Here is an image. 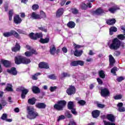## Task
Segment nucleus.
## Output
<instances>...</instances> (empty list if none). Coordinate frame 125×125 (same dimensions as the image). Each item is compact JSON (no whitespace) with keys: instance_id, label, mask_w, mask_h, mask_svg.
<instances>
[{"instance_id":"8fccbe9b","label":"nucleus","mask_w":125,"mask_h":125,"mask_svg":"<svg viewBox=\"0 0 125 125\" xmlns=\"http://www.w3.org/2000/svg\"><path fill=\"white\" fill-rule=\"evenodd\" d=\"M62 75L63 76V78H67V77L70 78V77H71V75L70 74L66 72H63L62 74Z\"/></svg>"},{"instance_id":"ea45409f","label":"nucleus","mask_w":125,"mask_h":125,"mask_svg":"<svg viewBox=\"0 0 125 125\" xmlns=\"http://www.w3.org/2000/svg\"><path fill=\"white\" fill-rule=\"evenodd\" d=\"M73 46H74L75 50H78V49H79V48L83 47V46L81 45H78L75 43H73Z\"/></svg>"},{"instance_id":"13d9d810","label":"nucleus","mask_w":125,"mask_h":125,"mask_svg":"<svg viewBox=\"0 0 125 125\" xmlns=\"http://www.w3.org/2000/svg\"><path fill=\"white\" fill-rule=\"evenodd\" d=\"M118 111L119 112H125V108L123 106L121 107H119L118 108Z\"/></svg>"},{"instance_id":"c03bdc74","label":"nucleus","mask_w":125,"mask_h":125,"mask_svg":"<svg viewBox=\"0 0 125 125\" xmlns=\"http://www.w3.org/2000/svg\"><path fill=\"white\" fill-rule=\"evenodd\" d=\"M65 119H66L65 116L62 115L59 116L57 119V122H60V121H62V120H65Z\"/></svg>"},{"instance_id":"dca6fc26","label":"nucleus","mask_w":125,"mask_h":125,"mask_svg":"<svg viewBox=\"0 0 125 125\" xmlns=\"http://www.w3.org/2000/svg\"><path fill=\"white\" fill-rule=\"evenodd\" d=\"M21 22H22V19L20 18L19 15H16L14 16V22L16 24V25L21 23Z\"/></svg>"},{"instance_id":"9d476101","label":"nucleus","mask_w":125,"mask_h":125,"mask_svg":"<svg viewBox=\"0 0 125 125\" xmlns=\"http://www.w3.org/2000/svg\"><path fill=\"white\" fill-rule=\"evenodd\" d=\"M66 93L68 95H73L76 93V87L73 85H70L69 87L66 90Z\"/></svg>"},{"instance_id":"aec40b11","label":"nucleus","mask_w":125,"mask_h":125,"mask_svg":"<svg viewBox=\"0 0 125 125\" xmlns=\"http://www.w3.org/2000/svg\"><path fill=\"white\" fill-rule=\"evenodd\" d=\"M106 119L107 120H108L109 122H111L110 123H114L115 122V121H116L115 116H114V115H113L112 114H107L106 115Z\"/></svg>"},{"instance_id":"0eeeda50","label":"nucleus","mask_w":125,"mask_h":125,"mask_svg":"<svg viewBox=\"0 0 125 125\" xmlns=\"http://www.w3.org/2000/svg\"><path fill=\"white\" fill-rule=\"evenodd\" d=\"M19 89L21 92V99H25L26 98V95H27V94H28V93L29 92V90L22 86L20 87L19 88Z\"/></svg>"},{"instance_id":"f03ea898","label":"nucleus","mask_w":125,"mask_h":125,"mask_svg":"<svg viewBox=\"0 0 125 125\" xmlns=\"http://www.w3.org/2000/svg\"><path fill=\"white\" fill-rule=\"evenodd\" d=\"M28 37L30 38V39H31V40H33V41H37L38 39H40V42L41 43H48V42H49V38H42L43 35L42 32L36 33L31 32L28 35Z\"/></svg>"},{"instance_id":"f8f14e48","label":"nucleus","mask_w":125,"mask_h":125,"mask_svg":"<svg viewBox=\"0 0 125 125\" xmlns=\"http://www.w3.org/2000/svg\"><path fill=\"white\" fill-rule=\"evenodd\" d=\"M33 54L37 55L38 52H37L36 50L31 49V51H27L24 53V55L26 57H31V56H33Z\"/></svg>"},{"instance_id":"3c124183","label":"nucleus","mask_w":125,"mask_h":125,"mask_svg":"<svg viewBox=\"0 0 125 125\" xmlns=\"http://www.w3.org/2000/svg\"><path fill=\"white\" fill-rule=\"evenodd\" d=\"M104 125H116V124L112 122H106L104 121Z\"/></svg>"},{"instance_id":"a211bd4d","label":"nucleus","mask_w":125,"mask_h":125,"mask_svg":"<svg viewBox=\"0 0 125 125\" xmlns=\"http://www.w3.org/2000/svg\"><path fill=\"white\" fill-rule=\"evenodd\" d=\"M7 72L10 74V75H13V76H16L18 73L17 70H16V68L14 67H12L10 69H7Z\"/></svg>"},{"instance_id":"de8ad7c7","label":"nucleus","mask_w":125,"mask_h":125,"mask_svg":"<svg viewBox=\"0 0 125 125\" xmlns=\"http://www.w3.org/2000/svg\"><path fill=\"white\" fill-rule=\"evenodd\" d=\"M71 12L73 14H78L79 13V10L76 8L71 9Z\"/></svg>"},{"instance_id":"4c0bfd02","label":"nucleus","mask_w":125,"mask_h":125,"mask_svg":"<svg viewBox=\"0 0 125 125\" xmlns=\"http://www.w3.org/2000/svg\"><path fill=\"white\" fill-rule=\"evenodd\" d=\"M118 71V68L116 66L114 67L111 69V73L113 74L114 76H117V72Z\"/></svg>"},{"instance_id":"6e6d98bb","label":"nucleus","mask_w":125,"mask_h":125,"mask_svg":"<svg viewBox=\"0 0 125 125\" xmlns=\"http://www.w3.org/2000/svg\"><path fill=\"white\" fill-rule=\"evenodd\" d=\"M56 89H57V86H51L50 87V90L51 92H53V91H55Z\"/></svg>"},{"instance_id":"a878e982","label":"nucleus","mask_w":125,"mask_h":125,"mask_svg":"<svg viewBox=\"0 0 125 125\" xmlns=\"http://www.w3.org/2000/svg\"><path fill=\"white\" fill-rule=\"evenodd\" d=\"M109 61L110 66H114V64L116 62V60H115L112 55H109Z\"/></svg>"},{"instance_id":"49530a36","label":"nucleus","mask_w":125,"mask_h":125,"mask_svg":"<svg viewBox=\"0 0 125 125\" xmlns=\"http://www.w3.org/2000/svg\"><path fill=\"white\" fill-rule=\"evenodd\" d=\"M1 119L3 121H6V119H7V114L6 113H3L1 117Z\"/></svg>"},{"instance_id":"f3484780","label":"nucleus","mask_w":125,"mask_h":125,"mask_svg":"<svg viewBox=\"0 0 125 125\" xmlns=\"http://www.w3.org/2000/svg\"><path fill=\"white\" fill-rule=\"evenodd\" d=\"M20 49H21V46H20V44L17 42L14 47H13L11 48L12 51L13 52H17L18 51H20Z\"/></svg>"},{"instance_id":"5701e85b","label":"nucleus","mask_w":125,"mask_h":125,"mask_svg":"<svg viewBox=\"0 0 125 125\" xmlns=\"http://www.w3.org/2000/svg\"><path fill=\"white\" fill-rule=\"evenodd\" d=\"M32 90L35 94L41 93V89H40V88L37 86H33L32 87Z\"/></svg>"},{"instance_id":"603ef678","label":"nucleus","mask_w":125,"mask_h":125,"mask_svg":"<svg viewBox=\"0 0 125 125\" xmlns=\"http://www.w3.org/2000/svg\"><path fill=\"white\" fill-rule=\"evenodd\" d=\"M97 106L98 108H101L102 109H103V108L105 107V104H97Z\"/></svg>"},{"instance_id":"f257e3e1","label":"nucleus","mask_w":125,"mask_h":125,"mask_svg":"<svg viewBox=\"0 0 125 125\" xmlns=\"http://www.w3.org/2000/svg\"><path fill=\"white\" fill-rule=\"evenodd\" d=\"M125 36L124 34H119L117 35V38L113 39L112 41V43L109 46L110 49L117 50L121 47L122 42L121 41H125ZM120 40L121 41H120Z\"/></svg>"},{"instance_id":"6e6552de","label":"nucleus","mask_w":125,"mask_h":125,"mask_svg":"<svg viewBox=\"0 0 125 125\" xmlns=\"http://www.w3.org/2000/svg\"><path fill=\"white\" fill-rule=\"evenodd\" d=\"M100 94L102 97H108V96H110V91L107 88H102Z\"/></svg>"},{"instance_id":"72a5a7b5","label":"nucleus","mask_w":125,"mask_h":125,"mask_svg":"<svg viewBox=\"0 0 125 125\" xmlns=\"http://www.w3.org/2000/svg\"><path fill=\"white\" fill-rule=\"evenodd\" d=\"M31 16L33 18V19H35V20L40 19V15L36 13V12H35L32 13Z\"/></svg>"},{"instance_id":"4468645a","label":"nucleus","mask_w":125,"mask_h":125,"mask_svg":"<svg viewBox=\"0 0 125 125\" xmlns=\"http://www.w3.org/2000/svg\"><path fill=\"white\" fill-rule=\"evenodd\" d=\"M39 67L40 69H49L48 63L44 62H41L39 64Z\"/></svg>"},{"instance_id":"f704fd0d","label":"nucleus","mask_w":125,"mask_h":125,"mask_svg":"<svg viewBox=\"0 0 125 125\" xmlns=\"http://www.w3.org/2000/svg\"><path fill=\"white\" fill-rule=\"evenodd\" d=\"M44 18H46V15L43 11H41L39 15V19H44Z\"/></svg>"},{"instance_id":"bf43d9fd","label":"nucleus","mask_w":125,"mask_h":125,"mask_svg":"<svg viewBox=\"0 0 125 125\" xmlns=\"http://www.w3.org/2000/svg\"><path fill=\"white\" fill-rule=\"evenodd\" d=\"M70 110H71L72 114H73V115H77V111H76V108L73 107L72 109H71Z\"/></svg>"},{"instance_id":"37998d69","label":"nucleus","mask_w":125,"mask_h":125,"mask_svg":"<svg viewBox=\"0 0 125 125\" xmlns=\"http://www.w3.org/2000/svg\"><path fill=\"white\" fill-rule=\"evenodd\" d=\"M65 116L66 117V118H67V119H71V118H72L73 117L72 114L70 113V112H69L65 113Z\"/></svg>"},{"instance_id":"774afa93","label":"nucleus","mask_w":125,"mask_h":125,"mask_svg":"<svg viewBox=\"0 0 125 125\" xmlns=\"http://www.w3.org/2000/svg\"><path fill=\"white\" fill-rule=\"evenodd\" d=\"M70 124L71 125H77V123L75 121H71L70 122Z\"/></svg>"},{"instance_id":"09e8293b","label":"nucleus","mask_w":125,"mask_h":125,"mask_svg":"<svg viewBox=\"0 0 125 125\" xmlns=\"http://www.w3.org/2000/svg\"><path fill=\"white\" fill-rule=\"evenodd\" d=\"M117 82H118V83H121V82H123V81H124V80H125V78L123 76H120L118 78H117V79H116Z\"/></svg>"},{"instance_id":"5fc2aeb1","label":"nucleus","mask_w":125,"mask_h":125,"mask_svg":"<svg viewBox=\"0 0 125 125\" xmlns=\"http://www.w3.org/2000/svg\"><path fill=\"white\" fill-rule=\"evenodd\" d=\"M32 8L33 10H37V9H39V6L38 4H34Z\"/></svg>"},{"instance_id":"473e14b6","label":"nucleus","mask_w":125,"mask_h":125,"mask_svg":"<svg viewBox=\"0 0 125 125\" xmlns=\"http://www.w3.org/2000/svg\"><path fill=\"white\" fill-rule=\"evenodd\" d=\"M75 107V104H74V102L69 101L67 103V109L68 110H71Z\"/></svg>"},{"instance_id":"864d4df0","label":"nucleus","mask_w":125,"mask_h":125,"mask_svg":"<svg viewBox=\"0 0 125 125\" xmlns=\"http://www.w3.org/2000/svg\"><path fill=\"white\" fill-rule=\"evenodd\" d=\"M0 103L2 106H5V105L7 104V102H6V101L3 99L1 100Z\"/></svg>"},{"instance_id":"423d86ee","label":"nucleus","mask_w":125,"mask_h":125,"mask_svg":"<svg viewBox=\"0 0 125 125\" xmlns=\"http://www.w3.org/2000/svg\"><path fill=\"white\" fill-rule=\"evenodd\" d=\"M3 37L5 38H9V37H12V36H14L15 38H17L18 39H20V35L17 33L15 30H11L10 32H6L3 33Z\"/></svg>"},{"instance_id":"cd10ccee","label":"nucleus","mask_w":125,"mask_h":125,"mask_svg":"<svg viewBox=\"0 0 125 125\" xmlns=\"http://www.w3.org/2000/svg\"><path fill=\"white\" fill-rule=\"evenodd\" d=\"M83 52V50H80L79 51L78 50H75V51L74 52V56H76V57H80L82 56Z\"/></svg>"},{"instance_id":"680f3d73","label":"nucleus","mask_w":125,"mask_h":125,"mask_svg":"<svg viewBox=\"0 0 125 125\" xmlns=\"http://www.w3.org/2000/svg\"><path fill=\"white\" fill-rule=\"evenodd\" d=\"M92 4L89 2H87L86 4V5H87V8L88 7L89 8H91V7H92Z\"/></svg>"},{"instance_id":"7c9ffc66","label":"nucleus","mask_w":125,"mask_h":125,"mask_svg":"<svg viewBox=\"0 0 125 125\" xmlns=\"http://www.w3.org/2000/svg\"><path fill=\"white\" fill-rule=\"evenodd\" d=\"M98 75L101 79H105L106 75L105 74V71L103 70H101L98 71Z\"/></svg>"},{"instance_id":"c9c22d12","label":"nucleus","mask_w":125,"mask_h":125,"mask_svg":"<svg viewBox=\"0 0 125 125\" xmlns=\"http://www.w3.org/2000/svg\"><path fill=\"white\" fill-rule=\"evenodd\" d=\"M14 14V13L13 12V9H11L9 11L8 16L9 21H11V20H12V16H13Z\"/></svg>"},{"instance_id":"20e7f679","label":"nucleus","mask_w":125,"mask_h":125,"mask_svg":"<svg viewBox=\"0 0 125 125\" xmlns=\"http://www.w3.org/2000/svg\"><path fill=\"white\" fill-rule=\"evenodd\" d=\"M26 110L28 114L27 117L29 120H35L37 117H39V113L35 110L34 107L27 106Z\"/></svg>"},{"instance_id":"c756f323","label":"nucleus","mask_w":125,"mask_h":125,"mask_svg":"<svg viewBox=\"0 0 125 125\" xmlns=\"http://www.w3.org/2000/svg\"><path fill=\"white\" fill-rule=\"evenodd\" d=\"M37 102V99L33 97L32 98L29 99L28 100V104L30 105H35L36 102Z\"/></svg>"},{"instance_id":"9b49d317","label":"nucleus","mask_w":125,"mask_h":125,"mask_svg":"<svg viewBox=\"0 0 125 125\" xmlns=\"http://www.w3.org/2000/svg\"><path fill=\"white\" fill-rule=\"evenodd\" d=\"M105 12V11L102 9L101 7L98 8L95 11H92V14L93 15H101V14H103Z\"/></svg>"},{"instance_id":"b1692460","label":"nucleus","mask_w":125,"mask_h":125,"mask_svg":"<svg viewBox=\"0 0 125 125\" xmlns=\"http://www.w3.org/2000/svg\"><path fill=\"white\" fill-rule=\"evenodd\" d=\"M13 86L10 83H7V86L5 88V90L8 91V92H13Z\"/></svg>"},{"instance_id":"79ce46f5","label":"nucleus","mask_w":125,"mask_h":125,"mask_svg":"<svg viewBox=\"0 0 125 125\" xmlns=\"http://www.w3.org/2000/svg\"><path fill=\"white\" fill-rule=\"evenodd\" d=\"M48 79H50V80H56V76H55V74H50L48 76Z\"/></svg>"},{"instance_id":"4be33fe9","label":"nucleus","mask_w":125,"mask_h":125,"mask_svg":"<svg viewBox=\"0 0 125 125\" xmlns=\"http://www.w3.org/2000/svg\"><path fill=\"white\" fill-rule=\"evenodd\" d=\"M92 116L94 119H97L100 116V111L98 110H95L92 111Z\"/></svg>"},{"instance_id":"1a4fd4ad","label":"nucleus","mask_w":125,"mask_h":125,"mask_svg":"<svg viewBox=\"0 0 125 125\" xmlns=\"http://www.w3.org/2000/svg\"><path fill=\"white\" fill-rule=\"evenodd\" d=\"M83 66L84 65V62L81 60L74 61L71 62L70 63V66L71 67H77V66Z\"/></svg>"},{"instance_id":"69168bd1","label":"nucleus","mask_w":125,"mask_h":125,"mask_svg":"<svg viewBox=\"0 0 125 125\" xmlns=\"http://www.w3.org/2000/svg\"><path fill=\"white\" fill-rule=\"evenodd\" d=\"M26 48H27V49L28 50H32L31 49H32V48L30 47V45H26Z\"/></svg>"},{"instance_id":"a18cd8bd","label":"nucleus","mask_w":125,"mask_h":125,"mask_svg":"<svg viewBox=\"0 0 125 125\" xmlns=\"http://www.w3.org/2000/svg\"><path fill=\"white\" fill-rule=\"evenodd\" d=\"M81 7L83 10H86L87 9V6L85 3L82 4L81 5Z\"/></svg>"},{"instance_id":"58836bf2","label":"nucleus","mask_w":125,"mask_h":125,"mask_svg":"<svg viewBox=\"0 0 125 125\" xmlns=\"http://www.w3.org/2000/svg\"><path fill=\"white\" fill-rule=\"evenodd\" d=\"M113 98L114 99H115V100H121V99L123 98V95L119 94V95H116L113 97Z\"/></svg>"},{"instance_id":"ddd939ff","label":"nucleus","mask_w":125,"mask_h":125,"mask_svg":"<svg viewBox=\"0 0 125 125\" xmlns=\"http://www.w3.org/2000/svg\"><path fill=\"white\" fill-rule=\"evenodd\" d=\"M64 14V9L63 8H60L57 10L56 14V17L57 18H60L62 15Z\"/></svg>"},{"instance_id":"338daca9","label":"nucleus","mask_w":125,"mask_h":125,"mask_svg":"<svg viewBox=\"0 0 125 125\" xmlns=\"http://www.w3.org/2000/svg\"><path fill=\"white\" fill-rule=\"evenodd\" d=\"M121 30L123 31V33H124V36H125V26H121Z\"/></svg>"},{"instance_id":"e2e57ef3","label":"nucleus","mask_w":125,"mask_h":125,"mask_svg":"<svg viewBox=\"0 0 125 125\" xmlns=\"http://www.w3.org/2000/svg\"><path fill=\"white\" fill-rule=\"evenodd\" d=\"M62 51L64 53H67V52H68V50L65 47H63L62 48Z\"/></svg>"},{"instance_id":"c85d7f7f","label":"nucleus","mask_w":125,"mask_h":125,"mask_svg":"<svg viewBox=\"0 0 125 125\" xmlns=\"http://www.w3.org/2000/svg\"><path fill=\"white\" fill-rule=\"evenodd\" d=\"M117 10H120V8L118 6H115L114 7H110L108 9V11L110 13H115Z\"/></svg>"},{"instance_id":"412c9836","label":"nucleus","mask_w":125,"mask_h":125,"mask_svg":"<svg viewBox=\"0 0 125 125\" xmlns=\"http://www.w3.org/2000/svg\"><path fill=\"white\" fill-rule=\"evenodd\" d=\"M35 106L38 109H45L46 107V104L43 103H38L36 104Z\"/></svg>"},{"instance_id":"7ed1b4c3","label":"nucleus","mask_w":125,"mask_h":125,"mask_svg":"<svg viewBox=\"0 0 125 125\" xmlns=\"http://www.w3.org/2000/svg\"><path fill=\"white\" fill-rule=\"evenodd\" d=\"M14 61L16 65H20L21 64L28 65L31 63V59L22 55L16 56L14 59Z\"/></svg>"},{"instance_id":"a19ab883","label":"nucleus","mask_w":125,"mask_h":125,"mask_svg":"<svg viewBox=\"0 0 125 125\" xmlns=\"http://www.w3.org/2000/svg\"><path fill=\"white\" fill-rule=\"evenodd\" d=\"M78 104H80L81 106H84L86 102L83 100H81L78 102Z\"/></svg>"},{"instance_id":"6ab92c4d","label":"nucleus","mask_w":125,"mask_h":125,"mask_svg":"<svg viewBox=\"0 0 125 125\" xmlns=\"http://www.w3.org/2000/svg\"><path fill=\"white\" fill-rule=\"evenodd\" d=\"M116 22H117L116 19L112 18L111 19L106 20L105 23L108 25V26H111L112 25H115V24H116Z\"/></svg>"},{"instance_id":"39448f33","label":"nucleus","mask_w":125,"mask_h":125,"mask_svg":"<svg viewBox=\"0 0 125 125\" xmlns=\"http://www.w3.org/2000/svg\"><path fill=\"white\" fill-rule=\"evenodd\" d=\"M67 105V102L65 100L58 101L56 104L54 105V109L56 111H63L64 108Z\"/></svg>"},{"instance_id":"bb28decb","label":"nucleus","mask_w":125,"mask_h":125,"mask_svg":"<svg viewBox=\"0 0 125 125\" xmlns=\"http://www.w3.org/2000/svg\"><path fill=\"white\" fill-rule=\"evenodd\" d=\"M109 30L110 36H113V35H114V33H116V32L118 31V28H117L116 26H112L109 29Z\"/></svg>"},{"instance_id":"2eb2a0df","label":"nucleus","mask_w":125,"mask_h":125,"mask_svg":"<svg viewBox=\"0 0 125 125\" xmlns=\"http://www.w3.org/2000/svg\"><path fill=\"white\" fill-rule=\"evenodd\" d=\"M1 62L5 68H9L11 66V62L6 60H1Z\"/></svg>"},{"instance_id":"0e129e2a","label":"nucleus","mask_w":125,"mask_h":125,"mask_svg":"<svg viewBox=\"0 0 125 125\" xmlns=\"http://www.w3.org/2000/svg\"><path fill=\"white\" fill-rule=\"evenodd\" d=\"M123 106H124V104H123V103H119L117 104V107H118V108H121L123 107Z\"/></svg>"},{"instance_id":"393cba45","label":"nucleus","mask_w":125,"mask_h":125,"mask_svg":"<svg viewBox=\"0 0 125 125\" xmlns=\"http://www.w3.org/2000/svg\"><path fill=\"white\" fill-rule=\"evenodd\" d=\"M56 51V47H55V45L54 44H52L50 47L49 52L50 54H51V55H55Z\"/></svg>"},{"instance_id":"052dcab7","label":"nucleus","mask_w":125,"mask_h":125,"mask_svg":"<svg viewBox=\"0 0 125 125\" xmlns=\"http://www.w3.org/2000/svg\"><path fill=\"white\" fill-rule=\"evenodd\" d=\"M121 55V52L119 51H116L114 53V55L115 56H119V55Z\"/></svg>"},{"instance_id":"4d7b16f0","label":"nucleus","mask_w":125,"mask_h":125,"mask_svg":"<svg viewBox=\"0 0 125 125\" xmlns=\"http://www.w3.org/2000/svg\"><path fill=\"white\" fill-rule=\"evenodd\" d=\"M97 81L98 83V84H103V81H102V80H101V79H100V78H97Z\"/></svg>"},{"instance_id":"2f4dec72","label":"nucleus","mask_w":125,"mask_h":125,"mask_svg":"<svg viewBox=\"0 0 125 125\" xmlns=\"http://www.w3.org/2000/svg\"><path fill=\"white\" fill-rule=\"evenodd\" d=\"M67 26L68 28H70V29H73L75 28L76 26V23L73 21H70L69 22H68V23H67Z\"/></svg>"},{"instance_id":"e433bc0d","label":"nucleus","mask_w":125,"mask_h":125,"mask_svg":"<svg viewBox=\"0 0 125 125\" xmlns=\"http://www.w3.org/2000/svg\"><path fill=\"white\" fill-rule=\"evenodd\" d=\"M38 29L40 30V31L44 32V33H47V29L45 26H42V25H41V27H38Z\"/></svg>"}]
</instances>
